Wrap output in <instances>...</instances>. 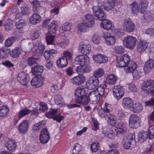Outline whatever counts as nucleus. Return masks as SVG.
<instances>
[{
	"label": "nucleus",
	"mask_w": 154,
	"mask_h": 154,
	"mask_svg": "<svg viewBox=\"0 0 154 154\" xmlns=\"http://www.w3.org/2000/svg\"><path fill=\"white\" fill-rule=\"evenodd\" d=\"M83 65H80L78 66L76 69V71L79 74V75H83L84 74Z\"/></svg>",
	"instance_id": "nucleus-61"
},
{
	"label": "nucleus",
	"mask_w": 154,
	"mask_h": 154,
	"mask_svg": "<svg viewBox=\"0 0 154 154\" xmlns=\"http://www.w3.org/2000/svg\"><path fill=\"white\" fill-rule=\"evenodd\" d=\"M140 120V117L135 114L131 115L129 118V125L130 127L136 128L139 127Z\"/></svg>",
	"instance_id": "nucleus-4"
},
{
	"label": "nucleus",
	"mask_w": 154,
	"mask_h": 154,
	"mask_svg": "<svg viewBox=\"0 0 154 154\" xmlns=\"http://www.w3.org/2000/svg\"><path fill=\"white\" fill-rule=\"evenodd\" d=\"M44 80V77L38 75L34 77L31 81V85L36 87H39L41 86L43 84Z\"/></svg>",
	"instance_id": "nucleus-13"
},
{
	"label": "nucleus",
	"mask_w": 154,
	"mask_h": 154,
	"mask_svg": "<svg viewBox=\"0 0 154 154\" xmlns=\"http://www.w3.org/2000/svg\"><path fill=\"white\" fill-rule=\"evenodd\" d=\"M138 135L139 140L142 142L145 141L149 137V134L147 131L140 132Z\"/></svg>",
	"instance_id": "nucleus-44"
},
{
	"label": "nucleus",
	"mask_w": 154,
	"mask_h": 154,
	"mask_svg": "<svg viewBox=\"0 0 154 154\" xmlns=\"http://www.w3.org/2000/svg\"><path fill=\"white\" fill-rule=\"evenodd\" d=\"M111 105L106 103H105L103 108L99 110L98 114L99 116L102 118H105L110 115V110L111 109Z\"/></svg>",
	"instance_id": "nucleus-9"
},
{
	"label": "nucleus",
	"mask_w": 154,
	"mask_h": 154,
	"mask_svg": "<svg viewBox=\"0 0 154 154\" xmlns=\"http://www.w3.org/2000/svg\"><path fill=\"white\" fill-rule=\"evenodd\" d=\"M44 121H42L38 123H35L33 126V130L34 131L39 130L43 127L45 125Z\"/></svg>",
	"instance_id": "nucleus-43"
},
{
	"label": "nucleus",
	"mask_w": 154,
	"mask_h": 154,
	"mask_svg": "<svg viewBox=\"0 0 154 154\" xmlns=\"http://www.w3.org/2000/svg\"><path fill=\"white\" fill-rule=\"evenodd\" d=\"M9 109L6 106H3L0 107V117H4L8 114Z\"/></svg>",
	"instance_id": "nucleus-42"
},
{
	"label": "nucleus",
	"mask_w": 154,
	"mask_h": 154,
	"mask_svg": "<svg viewBox=\"0 0 154 154\" xmlns=\"http://www.w3.org/2000/svg\"><path fill=\"white\" fill-rule=\"evenodd\" d=\"M123 27L126 31L129 33L133 32L135 29L134 23L129 18L124 20Z\"/></svg>",
	"instance_id": "nucleus-3"
},
{
	"label": "nucleus",
	"mask_w": 154,
	"mask_h": 154,
	"mask_svg": "<svg viewBox=\"0 0 154 154\" xmlns=\"http://www.w3.org/2000/svg\"><path fill=\"white\" fill-rule=\"evenodd\" d=\"M115 130L117 134H124L126 132V126L125 124L122 122H120L116 126Z\"/></svg>",
	"instance_id": "nucleus-24"
},
{
	"label": "nucleus",
	"mask_w": 154,
	"mask_h": 154,
	"mask_svg": "<svg viewBox=\"0 0 154 154\" xmlns=\"http://www.w3.org/2000/svg\"><path fill=\"white\" fill-rule=\"evenodd\" d=\"M90 92L88 88H77L75 91V101L82 104H87L88 103V95Z\"/></svg>",
	"instance_id": "nucleus-1"
},
{
	"label": "nucleus",
	"mask_w": 154,
	"mask_h": 154,
	"mask_svg": "<svg viewBox=\"0 0 154 154\" xmlns=\"http://www.w3.org/2000/svg\"><path fill=\"white\" fill-rule=\"evenodd\" d=\"M148 133L149 139H153L154 136V125H152L149 128Z\"/></svg>",
	"instance_id": "nucleus-53"
},
{
	"label": "nucleus",
	"mask_w": 154,
	"mask_h": 154,
	"mask_svg": "<svg viewBox=\"0 0 154 154\" xmlns=\"http://www.w3.org/2000/svg\"><path fill=\"white\" fill-rule=\"evenodd\" d=\"M45 49V47L44 45L40 44L38 48L35 49L33 51V54L35 56H40L43 54Z\"/></svg>",
	"instance_id": "nucleus-32"
},
{
	"label": "nucleus",
	"mask_w": 154,
	"mask_h": 154,
	"mask_svg": "<svg viewBox=\"0 0 154 154\" xmlns=\"http://www.w3.org/2000/svg\"><path fill=\"white\" fill-rule=\"evenodd\" d=\"M117 80V77L113 74L109 75L106 79V83L109 85L115 84Z\"/></svg>",
	"instance_id": "nucleus-34"
},
{
	"label": "nucleus",
	"mask_w": 154,
	"mask_h": 154,
	"mask_svg": "<svg viewBox=\"0 0 154 154\" xmlns=\"http://www.w3.org/2000/svg\"><path fill=\"white\" fill-rule=\"evenodd\" d=\"M26 25L25 20H20L15 23V26L17 28L20 29Z\"/></svg>",
	"instance_id": "nucleus-51"
},
{
	"label": "nucleus",
	"mask_w": 154,
	"mask_h": 154,
	"mask_svg": "<svg viewBox=\"0 0 154 154\" xmlns=\"http://www.w3.org/2000/svg\"><path fill=\"white\" fill-rule=\"evenodd\" d=\"M144 19L147 21L152 20L153 17L151 13L149 12H146L144 15Z\"/></svg>",
	"instance_id": "nucleus-62"
},
{
	"label": "nucleus",
	"mask_w": 154,
	"mask_h": 154,
	"mask_svg": "<svg viewBox=\"0 0 154 154\" xmlns=\"http://www.w3.org/2000/svg\"><path fill=\"white\" fill-rule=\"evenodd\" d=\"M154 67V60L150 59L146 61L144 65V71L145 73H149Z\"/></svg>",
	"instance_id": "nucleus-25"
},
{
	"label": "nucleus",
	"mask_w": 154,
	"mask_h": 154,
	"mask_svg": "<svg viewBox=\"0 0 154 154\" xmlns=\"http://www.w3.org/2000/svg\"><path fill=\"white\" fill-rule=\"evenodd\" d=\"M103 37L105 42L109 45H114L116 42V39L115 37L112 35L110 33H105Z\"/></svg>",
	"instance_id": "nucleus-18"
},
{
	"label": "nucleus",
	"mask_w": 154,
	"mask_h": 154,
	"mask_svg": "<svg viewBox=\"0 0 154 154\" xmlns=\"http://www.w3.org/2000/svg\"><path fill=\"white\" fill-rule=\"evenodd\" d=\"M106 85L102 84L99 86L97 88L96 92L101 97L104 95V94L105 89L106 87Z\"/></svg>",
	"instance_id": "nucleus-39"
},
{
	"label": "nucleus",
	"mask_w": 154,
	"mask_h": 154,
	"mask_svg": "<svg viewBox=\"0 0 154 154\" xmlns=\"http://www.w3.org/2000/svg\"><path fill=\"white\" fill-rule=\"evenodd\" d=\"M137 67V66L134 62L130 60L127 65L125 67V71L126 73H132L136 70Z\"/></svg>",
	"instance_id": "nucleus-23"
},
{
	"label": "nucleus",
	"mask_w": 154,
	"mask_h": 154,
	"mask_svg": "<svg viewBox=\"0 0 154 154\" xmlns=\"http://www.w3.org/2000/svg\"><path fill=\"white\" fill-rule=\"evenodd\" d=\"M148 2L147 0H141L139 3L140 12L143 14L148 6Z\"/></svg>",
	"instance_id": "nucleus-33"
},
{
	"label": "nucleus",
	"mask_w": 154,
	"mask_h": 154,
	"mask_svg": "<svg viewBox=\"0 0 154 154\" xmlns=\"http://www.w3.org/2000/svg\"><path fill=\"white\" fill-rule=\"evenodd\" d=\"M125 90L123 87L120 85L114 87L113 89V92L115 97L119 100L123 97L124 94Z\"/></svg>",
	"instance_id": "nucleus-10"
},
{
	"label": "nucleus",
	"mask_w": 154,
	"mask_h": 154,
	"mask_svg": "<svg viewBox=\"0 0 154 154\" xmlns=\"http://www.w3.org/2000/svg\"><path fill=\"white\" fill-rule=\"evenodd\" d=\"M68 61L63 57L60 58L57 62V65L58 67L62 69L66 67Z\"/></svg>",
	"instance_id": "nucleus-31"
},
{
	"label": "nucleus",
	"mask_w": 154,
	"mask_h": 154,
	"mask_svg": "<svg viewBox=\"0 0 154 154\" xmlns=\"http://www.w3.org/2000/svg\"><path fill=\"white\" fill-rule=\"evenodd\" d=\"M62 98L61 96L57 94L54 97L55 103L57 105H59L61 103Z\"/></svg>",
	"instance_id": "nucleus-60"
},
{
	"label": "nucleus",
	"mask_w": 154,
	"mask_h": 154,
	"mask_svg": "<svg viewBox=\"0 0 154 154\" xmlns=\"http://www.w3.org/2000/svg\"><path fill=\"white\" fill-rule=\"evenodd\" d=\"M123 44L127 48L132 49L136 44L137 39L131 36H128L125 37L123 40Z\"/></svg>",
	"instance_id": "nucleus-2"
},
{
	"label": "nucleus",
	"mask_w": 154,
	"mask_h": 154,
	"mask_svg": "<svg viewBox=\"0 0 154 154\" xmlns=\"http://www.w3.org/2000/svg\"><path fill=\"white\" fill-rule=\"evenodd\" d=\"M122 105L125 109H129L133 106V100L129 97L124 98L122 100Z\"/></svg>",
	"instance_id": "nucleus-27"
},
{
	"label": "nucleus",
	"mask_w": 154,
	"mask_h": 154,
	"mask_svg": "<svg viewBox=\"0 0 154 154\" xmlns=\"http://www.w3.org/2000/svg\"><path fill=\"white\" fill-rule=\"evenodd\" d=\"M114 49L115 52L118 54H122L125 51L124 48L122 46H115Z\"/></svg>",
	"instance_id": "nucleus-48"
},
{
	"label": "nucleus",
	"mask_w": 154,
	"mask_h": 154,
	"mask_svg": "<svg viewBox=\"0 0 154 154\" xmlns=\"http://www.w3.org/2000/svg\"><path fill=\"white\" fill-rule=\"evenodd\" d=\"M81 145L78 143H76L73 149V154H78L81 150Z\"/></svg>",
	"instance_id": "nucleus-55"
},
{
	"label": "nucleus",
	"mask_w": 154,
	"mask_h": 154,
	"mask_svg": "<svg viewBox=\"0 0 154 154\" xmlns=\"http://www.w3.org/2000/svg\"><path fill=\"white\" fill-rule=\"evenodd\" d=\"M131 11L133 14H137L139 12H140L139 6H138L137 3L134 2L131 5Z\"/></svg>",
	"instance_id": "nucleus-47"
},
{
	"label": "nucleus",
	"mask_w": 154,
	"mask_h": 154,
	"mask_svg": "<svg viewBox=\"0 0 154 154\" xmlns=\"http://www.w3.org/2000/svg\"><path fill=\"white\" fill-rule=\"evenodd\" d=\"M17 79L21 85H26L29 81V76L27 74L22 72L18 74Z\"/></svg>",
	"instance_id": "nucleus-12"
},
{
	"label": "nucleus",
	"mask_w": 154,
	"mask_h": 154,
	"mask_svg": "<svg viewBox=\"0 0 154 154\" xmlns=\"http://www.w3.org/2000/svg\"><path fill=\"white\" fill-rule=\"evenodd\" d=\"M99 148V143H94L92 144L91 145V149L92 151L94 152H96Z\"/></svg>",
	"instance_id": "nucleus-58"
},
{
	"label": "nucleus",
	"mask_w": 154,
	"mask_h": 154,
	"mask_svg": "<svg viewBox=\"0 0 154 154\" xmlns=\"http://www.w3.org/2000/svg\"><path fill=\"white\" fill-rule=\"evenodd\" d=\"M148 44L147 42L143 41H140L137 43V49L139 52L142 53L146 50Z\"/></svg>",
	"instance_id": "nucleus-28"
},
{
	"label": "nucleus",
	"mask_w": 154,
	"mask_h": 154,
	"mask_svg": "<svg viewBox=\"0 0 154 154\" xmlns=\"http://www.w3.org/2000/svg\"><path fill=\"white\" fill-rule=\"evenodd\" d=\"M107 117L109 119L108 122L109 125H114L116 124V118L114 116L110 114Z\"/></svg>",
	"instance_id": "nucleus-50"
},
{
	"label": "nucleus",
	"mask_w": 154,
	"mask_h": 154,
	"mask_svg": "<svg viewBox=\"0 0 154 154\" xmlns=\"http://www.w3.org/2000/svg\"><path fill=\"white\" fill-rule=\"evenodd\" d=\"M112 26L111 21L109 20H104L101 23V27L104 29L109 30L111 29Z\"/></svg>",
	"instance_id": "nucleus-35"
},
{
	"label": "nucleus",
	"mask_w": 154,
	"mask_h": 154,
	"mask_svg": "<svg viewBox=\"0 0 154 154\" xmlns=\"http://www.w3.org/2000/svg\"><path fill=\"white\" fill-rule=\"evenodd\" d=\"M99 82L98 79L91 76L86 82V86L89 89H93L98 86Z\"/></svg>",
	"instance_id": "nucleus-15"
},
{
	"label": "nucleus",
	"mask_w": 154,
	"mask_h": 154,
	"mask_svg": "<svg viewBox=\"0 0 154 154\" xmlns=\"http://www.w3.org/2000/svg\"><path fill=\"white\" fill-rule=\"evenodd\" d=\"M132 73L133 78L135 80L138 79L141 76V72L138 71L136 70L133 72Z\"/></svg>",
	"instance_id": "nucleus-64"
},
{
	"label": "nucleus",
	"mask_w": 154,
	"mask_h": 154,
	"mask_svg": "<svg viewBox=\"0 0 154 154\" xmlns=\"http://www.w3.org/2000/svg\"><path fill=\"white\" fill-rule=\"evenodd\" d=\"M106 4L104 9L107 11L112 10L114 7L115 4V0H104Z\"/></svg>",
	"instance_id": "nucleus-30"
},
{
	"label": "nucleus",
	"mask_w": 154,
	"mask_h": 154,
	"mask_svg": "<svg viewBox=\"0 0 154 154\" xmlns=\"http://www.w3.org/2000/svg\"><path fill=\"white\" fill-rule=\"evenodd\" d=\"M38 59L37 58H34L33 57H29L28 58V65L31 66L33 64L36 63Z\"/></svg>",
	"instance_id": "nucleus-59"
},
{
	"label": "nucleus",
	"mask_w": 154,
	"mask_h": 154,
	"mask_svg": "<svg viewBox=\"0 0 154 154\" xmlns=\"http://www.w3.org/2000/svg\"><path fill=\"white\" fill-rule=\"evenodd\" d=\"M12 21L11 20H7L4 25L5 29L6 31L11 30L13 28V25L12 23Z\"/></svg>",
	"instance_id": "nucleus-46"
},
{
	"label": "nucleus",
	"mask_w": 154,
	"mask_h": 154,
	"mask_svg": "<svg viewBox=\"0 0 154 154\" xmlns=\"http://www.w3.org/2000/svg\"><path fill=\"white\" fill-rule=\"evenodd\" d=\"M79 50L84 54L87 55L90 53L91 50V46L88 43L86 44L83 43L79 45Z\"/></svg>",
	"instance_id": "nucleus-21"
},
{
	"label": "nucleus",
	"mask_w": 154,
	"mask_h": 154,
	"mask_svg": "<svg viewBox=\"0 0 154 154\" xmlns=\"http://www.w3.org/2000/svg\"><path fill=\"white\" fill-rule=\"evenodd\" d=\"M55 21H53L51 23L48 27V32L50 34H55L57 31Z\"/></svg>",
	"instance_id": "nucleus-38"
},
{
	"label": "nucleus",
	"mask_w": 154,
	"mask_h": 154,
	"mask_svg": "<svg viewBox=\"0 0 154 154\" xmlns=\"http://www.w3.org/2000/svg\"><path fill=\"white\" fill-rule=\"evenodd\" d=\"M49 139V133L47 129L45 128L42 130L40 135V142L42 144H45L48 143Z\"/></svg>",
	"instance_id": "nucleus-11"
},
{
	"label": "nucleus",
	"mask_w": 154,
	"mask_h": 154,
	"mask_svg": "<svg viewBox=\"0 0 154 154\" xmlns=\"http://www.w3.org/2000/svg\"><path fill=\"white\" fill-rule=\"evenodd\" d=\"M16 40L17 38L15 37L12 36L9 37L5 41V46L6 47H8L11 46Z\"/></svg>",
	"instance_id": "nucleus-41"
},
{
	"label": "nucleus",
	"mask_w": 154,
	"mask_h": 154,
	"mask_svg": "<svg viewBox=\"0 0 154 154\" xmlns=\"http://www.w3.org/2000/svg\"><path fill=\"white\" fill-rule=\"evenodd\" d=\"M72 83L75 85L79 86L83 84L85 82V77L83 75H78L71 79Z\"/></svg>",
	"instance_id": "nucleus-14"
},
{
	"label": "nucleus",
	"mask_w": 154,
	"mask_h": 154,
	"mask_svg": "<svg viewBox=\"0 0 154 154\" xmlns=\"http://www.w3.org/2000/svg\"><path fill=\"white\" fill-rule=\"evenodd\" d=\"M41 20V17L37 14H34L29 18L30 23L33 25L39 23Z\"/></svg>",
	"instance_id": "nucleus-29"
},
{
	"label": "nucleus",
	"mask_w": 154,
	"mask_h": 154,
	"mask_svg": "<svg viewBox=\"0 0 154 154\" xmlns=\"http://www.w3.org/2000/svg\"><path fill=\"white\" fill-rule=\"evenodd\" d=\"M84 21L88 27H92L95 23L94 17L92 14H87L85 16Z\"/></svg>",
	"instance_id": "nucleus-22"
},
{
	"label": "nucleus",
	"mask_w": 154,
	"mask_h": 154,
	"mask_svg": "<svg viewBox=\"0 0 154 154\" xmlns=\"http://www.w3.org/2000/svg\"><path fill=\"white\" fill-rule=\"evenodd\" d=\"M89 62V58L87 55H80L77 56L75 60V62L80 65L88 64Z\"/></svg>",
	"instance_id": "nucleus-17"
},
{
	"label": "nucleus",
	"mask_w": 154,
	"mask_h": 154,
	"mask_svg": "<svg viewBox=\"0 0 154 154\" xmlns=\"http://www.w3.org/2000/svg\"><path fill=\"white\" fill-rule=\"evenodd\" d=\"M143 89L145 92L151 94L154 96V81L150 80L144 82L143 84Z\"/></svg>",
	"instance_id": "nucleus-5"
},
{
	"label": "nucleus",
	"mask_w": 154,
	"mask_h": 154,
	"mask_svg": "<svg viewBox=\"0 0 154 154\" xmlns=\"http://www.w3.org/2000/svg\"><path fill=\"white\" fill-rule=\"evenodd\" d=\"M55 35H48L46 36V39L48 45L52 44L54 42V37Z\"/></svg>",
	"instance_id": "nucleus-56"
},
{
	"label": "nucleus",
	"mask_w": 154,
	"mask_h": 154,
	"mask_svg": "<svg viewBox=\"0 0 154 154\" xmlns=\"http://www.w3.org/2000/svg\"><path fill=\"white\" fill-rule=\"evenodd\" d=\"M104 74V71L103 69H100L94 71L92 76L95 78L98 79V78L101 77Z\"/></svg>",
	"instance_id": "nucleus-40"
},
{
	"label": "nucleus",
	"mask_w": 154,
	"mask_h": 154,
	"mask_svg": "<svg viewBox=\"0 0 154 154\" xmlns=\"http://www.w3.org/2000/svg\"><path fill=\"white\" fill-rule=\"evenodd\" d=\"M100 97L95 90L90 91L88 95V101H91L92 103L96 104L99 101Z\"/></svg>",
	"instance_id": "nucleus-16"
},
{
	"label": "nucleus",
	"mask_w": 154,
	"mask_h": 154,
	"mask_svg": "<svg viewBox=\"0 0 154 154\" xmlns=\"http://www.w3.org/2000/svg\"><path fill=\"white\" fill-rule=\"evenodd\" d=\"M135 135L132 134H129L123 144L124 147L125 149L132 148L135 143Z\"/></svg>",
	"instance_id": "nucleus-8"
},
{
	"label": "nucleus",
	"mask_w": 154,
	"mask_h": 154,
	"mask_svg": "<svg viewBox=\"0 0 154 154\" xmlns=\"http://www.w3.org/2000/svg\"><path fill=\"white\" fill-rule=\"evenodd\" d=\"M31 112V110L27 109H24L20 110L18 113V117L21 119L23 117L29 114Z\"/></svg>",
	"instance_id": "nucleus-45"
},
{
	"label": "nucleus",
	"mask_w": 154,
	"mask_h": 154,
	"mask_svg": "<svg viewBox=\"0 0 154 154\" xmlns=\"http://www.w3.org/2000/svg\"><path fill=\"white\" fill-rule=\"evenodd\" d=\"M105 134V136L108 137L109 138H112L113 136V131L112 129L108 128L106 129Z\"/></svg>",
	"instance_id": "nucleus-63"
},
{
	"label": "nucleus",
	"mask_w": 154,
	"mask_h": 154,
	"mask_svg": "<svg viewBox=\"0 0 154 154\" xmlns=\"http://www.w3.org/2000/svg\"><path fill=\"white\" fill-rule=\"evenodd\" d=\"M143 109V106L140 104H136L133 107V112L138 113L141 112Z\"/></svg>",
	"instance_id": "nucleus-49"
},
{
	"label": "nucleus",
	"mask_w": 154,
	"mask_h": 154,
	"mask_svg": "<svg viewBox=\"0 0 154 154\" xmlns=\"http://www.w3.org/2000/svg\"><path fill=\"white\" fill-rule=\"evenodd\" d=\"M87 27L89 28L85 23H81L78 26L79 30L82 32L85 31Z\"/></svg>",
	"instance_id": "nucleus-54"
},
{
	"label": "nucleus",
	"mask_w": 154,
	"mask_h": 154,
	"mask_svg": "<svg viewBox=\"0 0 154 154\" xmlns=\"http://www.w3.org/2000/svg\"><path fill=\"white\" fill-rule=\"evenodd\" d=\"M93 58L96 63L100 64L105 63L108 60V58L106 56L101 54L94 55Z\"/></svg>",
	"instance_id": "nucleus-20"
},
{
	"label": "nucleus",
	"mask_w": 154,
	"mask_h": 154,
	"mask_svg": "<svg viewBox=\"0 0 154 154\" xmlns=\"http://www.w3.org/2000/svg\"><path fill=\"white\" fill-rule=\"evenodd\" d=\"M94 15L97 17L98 19L102 21L106 19V15L104 12L98 6H94L93 8Z\"/></svg>",
	"instance_id": "nucleus-7"
},
{
	"label": "nucleus",
	"mask_w": 154,
	"mask_h": 154,
	"mask_svg": "<svg viewBox=\"0 0 154 154\" xmlns=\"http://www.w3.org/2000/svg\"><path fill=\"white\" fill-rule=\"evenodd\" d=\"M29 128V122L28 120H24L18 126V131L21 134H26Z\"/></svg>",
	"instance_id": "nucleus-19"
},
{
	"label": "nucleus",
	"mask_w": 154,
	"mask_h": 154,
	"mask_svg": "<svg viewBox=\"0 0 154 154\" xmlns=\"http://www.w3.org/2000/svg\"><path fill=\"white\" fill-rule=\"evenodd\" d=\"M72 54L69 51L64 52L63 53V57H64L66 60H71L72 58Z\"/></svg>",
	"instance_id": "nucleus-57"
},
{
	"label": "nucleus",
	"mask_w": 154,
	"mask_h": 154,
	"mask_svg": "<svg viewBox=\"0 0 154 154\" xmlns=\"http://www.w3.org/2000/svg\"><path fill=\"white\" fill-rule=\"evenodd\" d=\"M130 59V57L127 54H125L122 55L119 58H118L117 60L116 66L119 67H124L125 69Z\"/></svg>",
	"instance_id": "nucleus-6"
},
{
	"label": "nucleus",
	"mask_w": 154,
	"mask_h": 154,
	"mask_svg": "<svg viewBox=\"0 0 154 154\" xmlns=\"http://www.w3.org/2000/svg\"><path fill=\"white\" fill-rule=\"evenodd\" d=\"M57 112V110L55 109L54 110L52 109L51 111L48 112L45 114L46 116L48 118H52L54 117V116Z\"/></svg>",
	"instance_id": "nucleus-52"
},
{
	"label": "nucleus",
	"mask_w": 154,
	"mask_h": 154,
	"mask_svg": "<svg viewBox=\"0 0 154 154\" xmlns=\"http://www.w3.org/2000/svg\"><path fill=\"white\" fill-rule=\"evenodd\" d=\"M43 71V67L39 65H36L32 69V73L36 75H40Z\"/></svg>",
	"instance_id": "nucleus-36"
},
{
	"label": "nucleus",
	"mask_w": 154,
	"mask_h": 154,
	"mask_svg": "<svg viewBox=\"0 0 154 154\" xmlns=\"http://www.w3.org/2000/svg\"><path fill=\"white\" fill-rule=\"evenodd\" d=\"M21 50L18 47L15 48L10 52V55L11 57L14 58H17L21 54Z\"/></svg>",
	"instance_id": "nucleus-37"
},
{
	"label": "nucleus",
	"mask_w": 154,
	"mask_h": 154,
	"mask_svg": "<svg viewBox=\"0 0 154 154\" xmlns=\"http://www.w3.org/2000/svg\"><path fill=\"white\" fill-rule=\"evenodd\" d=\"M6 146L9 151L14 152L16 149L17 144L14 140L9 139L6 144Z\"/></svg>",
	"instance_id": "nucleus-26"
}]
</instances>
